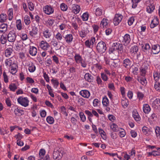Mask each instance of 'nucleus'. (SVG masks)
<instances>
[{"instance_id":"nucleus-49","label":"nucleus","mask_w":160,"mask_h":160,"mask_svg":"<svg viewBox=\"0 0 160 160\" xmlns=\"http://www.w3.org/2000/svg\"><path fill=\"white\" fill-rule=\"evenodd\" d=\"M76 62H80L82 60V58L79 55H76L74 56Z\"/></svg>"},{"instance_id":"nucleus-61","label":"nucleus","mask_w":160,"mask_h":160,"mask_svg":"<svg viewBox=\"0 0 160 160\" xmlns=\"http://www.w3.org/2000/svg\"><path fill=\"white\" fill-rule=\"evenodd\" d=\"M101 78L102 80L104 81H106L108 79L107 76L104 73H102L101 74Z\"/></svg>"},{"instance_id":"nucleus-54","label":"nucleus","mask_w":160,"mask_h":160,"mask_svg":"<svg viewBox=\"0 0 160 160\" xmlns=\"http://www.w3.org/2000/svg\"><path fill=\"white\" fill-rule=\"evenodd\" d=\"M145 68V67H142L140 68L141 72V75L143 76H144L146 74V69Z\"/></svg>"},{"instance_id":"nucleus-22","label":"nucleus","mask_w":160,"mask_h":160,"mask_svg":"<svg viewBox=\"0 0 160 160\" xmlns=\"http://www.w3.org/2000/svg\"><path fill=\"white\" fill-rule=\"evenodd\" d=\"M44 37L46 38H49L51 36V33L50 30L46 29H44L43 33Z\"/></svg>"},{"instance_id":"nucleus-57","label":"nucleus","mask_w":160,"mask_h":160,"mask_svg":"<svg viewBox=\"0 0 160 160\" xmlns=\"http://www.w3.org/2000/svg\"><path fill=\"white\" fill-rule=\"evenodd\" d=\"M134 113H135L134 114L133 112V117L134 118L136 121H139L140 117L139 114L138 113H136L135 112Z\"/></svg>"},{"instance_id":"nucleus-18","label":"nucleus","mask_w":160,"mask_h":160,"mask_svg":"<svg viewBox=\"0 0 160 160\" xmlns=\"http://www.w3.org/2000/svg\"><path fill=\"white\" fill-rule=\"evenodd\" d=\"M13 49L12 48H7L5 50L4 55L5 57L9 58L11 56V54L12 53Z\"/></svg>"},{"instance_id":"nucleus-50","label":"nucleus","mask_w":160,"mask_h":160,"mask_svg":"<svg viewBox=\"0 0 160 160\" xmlns=\"http://www.w3.org/2000/svg\"><path fill=\"white\" fill-rule=\"evenodd\" d=\"M155 89L158 92H160V83L156 82L154 84Z\"/></svg>"},{"instance_id":"nucleus-3","label":"nucleus","mask_w":160,"mask_h":160,"mask_svg":"<svg viewBox=\"0 0 160 160\" xmlns=\"http://www.w3.org/2000/svg\"><path fill=\"white\" fill-rule=\"evenodd\" d=\"M18 102L22 106L26 107L28 106L29 101L27 97H19L17 99Z\"/></svg>"},{"instance_id":"nucleus-12","label":"nucleus","mask_w":160,"mask_h":160,"mask_svg":"<svg viewBox=\"0 0 160 160\" xmlns=\"http://www.w3.org/2000/svg\"><path fill=\"white\" fill-rule=\"evenodd\" d=\"M16 63L14 58L12 57L6 59L5 61L6 66L10 67L14 64Z\"/></svg>"},{"instance_id":"nucleus-11","label":"nucleus","mask_w":160,"mask_h":160,"mask_svg":"<svg viewBox=\"0 0 160 160\" xmlns=\"http://www.w3.org/2000/svg\"><path fill=\"white\" fill-rule=\"evenodd\" d=\"M112 47H114V49L116 50H118L121 52H121H123V47L122 44L121 43L118 42L114 43L113 44Z\"/></svg>"},{"instance_id":"nucleus-17","label":"nucleus","mask_w":160,"mask_h":160,"mask_svg":"<svg viewBox=\"0 0 160 160\" xmlns=\"http://www.w3.org/2000/svg\"><path fill=\"white\" fill-rule=\"evenodd\" d=\"M11 69L10 70V72L12 74H15L18 71V66L16 63L15 64L12 65L10 66Z\"/></svg>"},{"instance_id":"nucleus-39","label":"nucleus","mask_w":160,"mask_h":160,"mask_svg":"<svg viewBox=\"0 0 160 160\" xmlns=\"http://www.w3.org/2000/svg\"><path fill=\"white\" fill-rule=\"evenodd\" d=\"M108 20L106 19H103L100 23V26H102L103 27H106L108 24L107 21Z\"/></svg>"},{"instance_id":"nucleus-41","label":"nucleus","mask_w":160,"mask_h":160,"mask_svg":"<svg viewBox=\"0 0 160 160\" xmlns=\"http://www.w3.org/2000/svg\"><path fill=\"white\" fill-rule=\"evenodd\" d=\"M89 17V14L88 12L84 13L82 16V18L83 21L88 20Z\"/></svg>"},{"instance_id":"nucleus-5","label":"nucleus","mask_w":160,"mask_h":160,"mask_svg":"<svg viewBox=\"0 0 160 160\" xmlns=\"http://www.w3.org/2000/svg\"><path fill=\"white\" fill-rule=\"evenodd\" d=\"M17 34L14 30L10 31L7 36V40L10 42H13L16 40Z\"/></svg>"},{"instance_id":"nucleus-29","label":"nucleus","mask_w":160,"mask_h":160,"mask_svg":"<svg viewBox=\"0 0 160 160\" xmlns=\"http://www.w3.org/2000/svg\"><path fill=\"white\" fill-rule=\"evenodd\" d=\"M8 19L11 20L13 18V9L12 8H9L8 12Z\"/></svg>"},{"instance_id":"nucleus-14","label":"nucleus","mask_w":160,"mask_h":160,"mask_svg":"<svg viewBox=\"0 0 160 160\" xmlns=\"http://www.w3.org/2000/svg\"><path fill=\"white\" fill-rule=\"evenodd\" d=\"M85 79L89 82H92L93 81V77L89 73H86L84 77Z\"/></svg>"},{"instance_id":"nucleus-60","label":"nucleus","mask_w":160,"mask_h":160,"mask_svg":"<svg viewBox=\"0 0 160 160\" xmlns=\"http://www.w3.org/2000/svg\"><path fill=\"white\" fill-rule=\"evenodd\" d=\"M155 132L157 137L160 135V128L159 127H156L155 129Z\"/></svg>"},{"instance_id":"nucleus-51","label":"nucleus","mask_w":160,"mask_h":160,"mask_svg":"<svg viewBox=\"0 0 160 160\" xmlns=\"http://www.w3.org/2000/svg\"><path fill=\"white\" fill-rule=\"evenodd\" d=\"M80 117L81 120L83 122H84L86 120V117L84 113L82 112H80L79 113Z\"/></svg>"},{"instance_id":"nucleus-58","label":"nucleus","mask_w":160,"mask_h":160,"mask_svg":"<svg viewBox=\"0 0 160 160\" xmlns=\"http://www.w3.org/2000/svg\"><path fill=\"white\" fill-rule=\"evenodd\" d=\"M134 18L133 17H132L130 18L128 20V23L129 25H132L134 21Z\"/></svg>"},{"instance_id":"nucleus-19","label":"nucleus","mask_w":160,"mask_h":160,"mask_svg":"<svg viewBox=\"0 0 160 160\" xmlns=\"http://www.w3.org/2000/svg\"><path fill=\"white\" fill-rule=\"evenodd\" d=\"M29 71L31 72H33L36 70V67L34 64L31 62L28 65Z\"/></svg>"},{"instance_id":"nucleus-2","label":"nucleus","mask_w":160,"mask_h":160,"mask_svg":"<svg viewBox=\"0 0 160 160\" xmlns=\"http://www.w3.org/2000/svg\"><path fill=\"white\" fill-rule=\"evenodd\" d=\"M72 12H71V17H72L71 20L73 21H75L78 19L76 18V14L78 13L80 10V6L78 5L74 4L72 8Z\"/></svg>"},{"instance_id":"nucleus-7","label":"nucleus","mask_w":160,"mask_h":160,"mask_svg":"<svg viewBox=\"0 0 160 160\" xmlns=\"http://www.w3.org/2000/svg\"><path fill=\"white\" fill-rule=\"evenodd\" d=\"M123 16L119 14H116L113 19V23L115 25H117L121 21Z\"/></svg>"},{"instance_id":"nucleus-30","label":"nucleus","mask_w":160,"mask_h":160,"mask_svg":"<svg viewBox=\"0 0 160 160\" xmlns=\"http://www.w3.org/2000/svg\"><path fill=\"white\" fill-rule=\"evenodd\" d=\"M10 91L14 92L17 88V87L14 83H12L10 84L8 87Z\"/></svg>"},{"instance_id":"nucleus-63","label":"nucleus","mask_w":160,"mask_h":160,"mask_svg":"<svg viewBox=\"0 0 160 160\" xmlns=\"http://www.w3.org/2000/svg\"><path fill=\"white\" fill-rule=\"evenodd\" d=\"M52 58H53V60L56 64H58L59 63L58 59V57L55 55H54L52 56Z\"/></svg>"},{"instance_id":"nucleus-42","label":"nucleus","mask_w":160,"mask_h":160,"mask_svg":"<svg viewBox=\"0 0 160 160\" xmlns=\"http://www.w3.org/2000/svg\"><path fill=\"white\" fill-rule=\"evenodd\" d=\"M55 38L57 39L58 41H61L62 39V34L59 32L58 33L55 35Z\"/></svg>"},{"instance_id":"nucleus-43","label":"nucleus","mask_w":160,"mask_h":160,"mask_svg":"<svg viewBox=\"0 0 160 160\" xmlns=\"http://www.w3.org/2000/svg\"><path fill=\"white\" fill-rule=\"evenodd\" d=\"M121 104L122 107H124V106H126V107H127L129 104L128 100L126 99L122 100L121 101Z\"/></svg>"},{"instance_id":"nucleus-15","label":"nucleus","mask_w":160,"mask_h":160,"mask_svg":"<svg viewBox=\"0 0 160 160\" xmlns=\"http://www.w3.org/2000/svg\"><path fill=\"white\" fill-rule=\"evenodd\" d=\"M59 41L53 39V40L51 41V43L55 49L56 50H58L59 49L61 48V46L59 44Z\"/></svg>"},{"instance_id":"nucleus-21","label":"nucleus","mask_w":160,"mask_h":160,"mask_svg":"<svg viewBox=\"0 0 160 160\" xmlns=\"http://www.w3.org/2000/svg\"><path fill=\"white\" fill-rule=\"evenodd\" d=\"M38 28L37 27H32V30L29 32V34L30 36L32 37H35L38 34Z\"/></svg>"},{"instance_id":"nucleus-52","label":"nucleus","mask_w":160,"mask_h":160,"mask_svg":"<svg viewBox=\"0 0 160 160\" xmlns=\"http://www.w3.org/2000/svg\"><path fill=\"white\" fill-rule=\"evenodd\" d=\"M120 129L121 131L119 132V136L121 137L122 138L125 136L126 133L124 129L121 128H120Z\"/></svg>"},{"instance_id":"nucleus-6","label":"nucleus","mask_w":160,"mask_h":160,"mask_svg":"<svg viewBox=\"0 0 160 160\" xmlns=\"http://www.w3.org/2000/svg\"><path fill=\"white\" fill-rule=\"evenodd\" d=\"M43 10L45 13L48 15L53 13L54 11L53 8L49 5H47L44 6L43 8Z\"/></svg>"},{"instance_id":"nucleus-48","label":"nucleus","mask_w":160,"mask_h":160,"mask_svg":"<svg viewBox=\"0 0 160 160\" xmlns=\"http://www.w3.org/2000/svg\"><path fill=\"white\" fill-rule=\"evenodd\" d=\"M28 7L30 10L32 11L34 9V5L33 3L31 2H29L28 3Z\"/></svg>"},{"instance_id":"nucleus-62","label":"nucleus","mask_w":160,"mask_h":160,"mask_svg":"<svg viewBox=\"0 0 160 160\" xmlns=\"http://www.w3.org/2000/svg\"><path fill=\"white\" fill-rule=\"evenodd\" d=\"M51 82L54 87H57L58 85L59 82L57 80L52 79Z\"/></svg>"},{"instance_id":"nucleus-37","label":"nucleus","mask_w":160,"mask_h":160,"mask_svg":"<svg viewBox=\"0 0 160 160\" xmlns=\"http://www.w3.org/2000/svg\"><path fill=\"white\" fill-rule=\"evenodd\" d=\"M46 121L50 124L53 123L54 121L53 118L51 116H48L46 118Z\"/></svg>"},{"instance_id":"nucleus-56","label":"nucleus","mask_w":160,"mask_h":160,"mask_svg":"<svg viewBox=\"0 0 160 160\" xmlns=\"http://www.w3.org/2000/svg\"><path fill=\"white\" fill-rule=\"evenodd\" d=\"M45 151L44 149H42L40 150L39 152V155L40 157V158L44 156V155L45 154Z\"/></svg>"},{"instance_id":"nucleus-26","label":"nucleus","mask_w":160,"mask_h":160,"mask_svg":"<svg viewBox=\"0 0 160 160\" xmlns=\"http://www.w3.org/2000/svg\"><path fill=\"white\" fill-rule=\"evenodd\" d=\"M142 49L144 52H147L148 51L149 52L150 51V47L148 44L146 43L142 46Z\"/></svg>"},{"instance_id":"nucleus-24","label":"nucleus","mask_w":160,"mask_h":160,"mask_svg":"<svg viewBox=\"0 0 160 160\" xmlns=\"http://www.w3.org/2000/svg\"><path fill=\"white\" fill-rule=\"evenodd\" d=\"M24 110L22 109H21L19 107H17L14 110V113L15 115L18 116V114L20 113L21 115L24 114Z\"/></svg>"},{"instance_id":"nucleus-47","label":"nucleus","mask_w":160,"mask_h":160,"mask_svg":"<svg viewBox=\"0 0 160 160\" xmlns=\"http://www.w3.org/2000/svg\"><path fill=\"white\" fill-rule=\"evenodd\" d=\"M153 75L154 79L155 81L156 82L158 80L160 77L159 74L157 72H154L153 73Z\"/></svg>"},{"instance_id":"nucleus-34","label":"nucleus","mask_w":160,"mask_h":160,"mask_svg":"<svg viewBox=\"0 0 160 160\" xmlns=\"http://www.w3.org/2000/svg\"><path fill=\"white\" fill-rule=\"evenodd\" d=\"M102 103L103 105L105 106H107L109 104V100L106 96H105L103 98Z\"/></svg>"},{"instance_id":"nucleus-28","label":"nucleus","mask_w":160,"mask_h":160,"mask_svg":"<svg viewBox=\"0 0 160 160\" xmlns=\"http://www.w3.org/2000/svg\"><path fill=\"white\" fill-rule=\"evenodd\" d=\"M113 132H117L119 131L120 128H119L118 126L114 123H113L110 126Z\"/></svg>"},{"instance_id":"nucleus-45","label":"nucleus","mask_w":160,"mask_h":160,"mask_svg":"<svg viewBox=\"0 0 160 160\" xmlns=\"http://www.w3.org/2000/svg\"><path fill=\"white\" fill-rule=\"evenodd\" d=\"M95 14L96 16H101L102 14V10L99 8H97L96 10Z\"/></svg>"},{"instance_id":"nucleus-33","label":"nucleus","mask_w":160,"mask_h":160,"mask_svg":"<svg viewBox=\"0 0 160 160\" xmlns=\"http://www.w3.org/2000/svg\"><path fill=\"white\" fill-rule=\"evenodd\" d=\"M153 106H155L158 108L160 106V99L159 98H157L152 103Z\"/></svg>"},{"instance_id":"nucleus-23","label":"nucleus","mask_w":160,"mask_h":160,"mask_svg":"<svg viewBox=\"0 0 160 160\" xmlns=\"http://www.w3.org/2000/svg\"><path fill=\"white\" fill-rule=\"evenodd\" d=\"M137 79L143 85H146L147 83V80L143 77H138Z\"/></svg>"},{"instance_id":"nucleus-27","label":"nucleus","mask_w":160,"mask_h":160,"mask_svg":"<svg viewBox=\"0 0 160 160\" xmlns=\"http://www.w3.org/2000/svg\"><path fill=\"white\" fill-rule=\"evenodd\" d=\"M8 25L7 24L3 23L0 25V32H5L7 30Z\"/></svg>"},{"instance_id":"nucleus-40","label":"nucleus","mask_w":160,"mask_h":160,"mask_svg":"<svg viewBox=\"0 0 160 160\" xmlns=\"http://www.w3.org/2000/svg\"><path fill=\"white\" fill-rule=\"evenodd\" d=\"M153 155L154 156H157L160 155V152L157 151H153L152 152L148 153V156Z\"/></svg>"},{"instance_id":"nucleus-64","label":"nucleus","mask_w":160,"mask_h":160,"mask_svg":"<svg viewBox=\"0 0 160 160\" xmlns=\"http://www.w3.org/2000/svg\"><path fill=\"white\" fill-rule=\"evenodd\" d=\"M38 160H50L49 155L47 154L43 158L42 157Z\"/></svg>"},{"instance_id":"nucleus-53","label":"nucleus","mask_w":160,"mask_h":160,"mask_svg":"<svg viewBox=\"0 0 160 160\" xmlns=\"http://www.w3.org/2000/svg\"><path fill=\"white\" fill-rule=\"evenodd\" d=\"M100 101L97 99H95L93 101V104L94 107L98 106L100 104Z\"/></svg>"},{"instance_id":"nucleus-46","label":"nucleus","mask_w":160,"mask_h":160,"mask_svg":"<svg viewBox=\"0 0 160 160\" xmlns=\"http://www.w3.org/2000/svg\"><path fill=\"white\" fill-rule=\"evenodd\" d=\"M60 7L62 10L63 11H66L68 8L67 6L64 3H62Z\"/></svg>"},{"instance_id":"nucleus-59","label":"nucleus","mask_w":160,"mask_h":160,"mask_svg":"<svg viewBox=\"0 0 160 160\" xmlns=\"http://www.w3.org/2000/svg\"><path fill=\"white\" fill-rule=\"evenodd\" d=\"M64 38L67 43H70V34H67L64 37Z\"/></svg>"},{"instance_id":"nucleus-36","label":"nucleus","mask_w":160,"mask_h":160,"mask_svg":"<svg viewBox=\"0 0 160 160\" xmlns=\"http://www.w3.org/2000/svg\"><path fill=\"white\" fill-rule=\"evenodd\" d=\"M7 15L5 14L2 13L0 15V22H4L6 20Z\"/></svg>"},{"instance_id":"nucleus-31","label":"nucleus","mask_w":160,"mask_h":160,"mask_svg":"<svg viewBox=\"0 0 160 160\" xmlns=\"http://www.w3.org/2000/svg\"><path fill=\"white\" fill-rule=\"evenodd\" d=\"M16 25L17 29L18 30H20L22 29L21 21L20 19H18L16 21Z\"/></svg>"},{"instance_id":"nucleus-55","label":"nucleus","mask_w":160,"mask_h":160,"mask_svg":"<svg viewBox=\"0 0 160 160\" xmlns=\"http://www.w3.org/2000/svg\"><path fill=\"white\" fill-rule=\"evenodd\" d=\"M3 76L4 78V80L5 83H7L8 81V76L7 75L5 72H4L3 73Z\"/></svg>"},{"instance_id":"nucleus-38","label":"nucleus","mask_w":160,"mask_h":160,"mask_svg":"<svg viewBox=\"0 0 160 160\" xmlns=\"http://www.w3.org/2000/svg\"><path fill=\"white\" fill-rule=\"evenodd\" d=\"M7 37H6V36H5L3 35H2L1 36L0 38V41L1 43L2 44H4L6 43L7 40Z\"/></svg>"},{"instance_id":"nucleus-10","label":"nucleus","mask_w":160,"mask_h":160,"mask_svg":"<svg viewBox=\"0 0 160 160\" xmlns=\"http://www.w3.org/2000/svg\"><path fill=\"white\" fill-rule=\"evenodd\" d=\"M160 52V46L157 44L152 46V50H150V53H153V54H158Z\"/></svg>"},{"instance_id":"nucleus-44","label":"nucleus","mask_w":160,"mask_h":160,"mask_svg":"<svg viewBox=\"0 0 160 160\" xmlns=\"http://www.w3.org/2000/svg\"><path fill=\"white\" fill-rule=\"evenodd\" d=\"M141 0H132V8H135L137 6V3Z\"/></svg>"},{"instance_id":"nucleus-25","label":"nucleus","mask_w":160,"mask_h":160,"mask_svg":"<svg viewBox=\"0 0 160 160\" xmlns=\"http://www.w3.org/2000/svg\"><path fill=\"white\" fill-rule=\"evenodd\" d=\"M151 110L148 104H144L143 105V111L145 114H148Z\"/></svg>"},{"instance_id":"nucleus-16","label":"nucleus","mask_w":160,"mask_h":160,"mask_svg":"<svg viewBox=\"0 0 160 160\" xmlns=\"http://www.w3.org/2000/svg\"><path fill=\"white\" fill-rule=\"evenodd\" d=\"M29 52L30 55L35 56L37 52V48L34 46H30Z\"/></svg>"},{"instance_id":"nucleus-13","label":"nucleus","mask_w":160,"mask_h":160,"mask_svg":"<svg viewBox=\"0 0 160 160\" xmlns=\"http://www.w3.org/2000/svg\"><path fill=\"white\" fill-rule=\"evenodd\" d=\"M132 63V61L128 58H126L123 61V66L126 68H128L130 67Z\"/></svg>"},{"instance_id":"nucleus-8","label":"nucleus","mask_w":160,"mask_h":160,"mask_svg":"<svg viewBox=\"0 0 160 160\" xmlns=\"http://www.w3.org/2000/svg\"><path fill=\"white\" fill-rule=\"evenodd\" d=\"M39 46L40 48L44 51H46L50 47V45L46 41H42L40 43Z\"/></svg>"},{"instance_id":"nucleus-35","label":"nucleus","mask_w":160,"mask_h":160,"mask_svg":"<svg viewBox=\"0 0 160 160\" xmlns=\"http://www.w3.org/2000/svg\"><path fill=\"white\" fill-rule=\"evenodd\" d=\"M24 21L26 25H28L30 23V20L29 17L28 15L25 16L24 18Z\"/></svg>"},{"instance_id":"nucleus-1","label":"nucleus","mask_w":160,"mask_h":160,"mask_svg":"<svg viewBox=\"0 0 160 160\" xmlns=\"http://www.w3.org/2000/svg\"><path fill=\"white\" fill-rule=\"evenodd\" d=\"M63 153V149L62 148H55L53 152L52 158L54 160H59L62 158Z\"/></svg>"},{"instance_id":"nucleus-9","label":"nucleus","mask_w":160,"mask_h":160,"mask_svg":"<svg viewBox=\"0 0 160 160\" xmlns=\"http://www.w3.org/2000/svg\"><path fill=\"white\" fill-rule=\"evenodd\" d=\"M131 41L130 35L128 34H126L122 38V43L124 45L126 46Z\"/></svg>"},{"instance_id":"nucleus-20","label":"nucleus","mask_w":160,"mask_h":160,"mask_svg":"<svg viewBox=\"0 0 160 160\" xmlns=\"http://www.w3.org/2000/svg\"><path fill=\"white\" fill-rule=\"evenodd\" d=\"M80 94L83 97L88 98L90 96V93L87 90H82L80 92Z\"/></svg>"},{"instance_id":"nucleus-32","label":"nucleus","mask_w":160,"mask_h":160,"mask_svg":"<svg viewBox=\"0 0 160 160\" xmlns=\"http://www.w3.org/2000/svg\"><path fill=\"white\" fill-rule=\"evenodd\" d=\"M155 7L154 5L151 4L147 8V11L149 13H151L154 10Z\"/></svg>"},{"instance_id":"nucleus-4","label":"nucleus","mask_w":160,"mask_h":160,"mask_svg":"<svg viewBox=\"0 0 160 160\" xmlns=\"http://www.w3.org/2000/svg\"><path fill=\"white\" fill-rule=\"evenodd\" d=\"M96 48L98 52L102 53L105 52L107 49L106 45L104 42L101 41L98 43Z\"/></svg>"}]
</instances>
